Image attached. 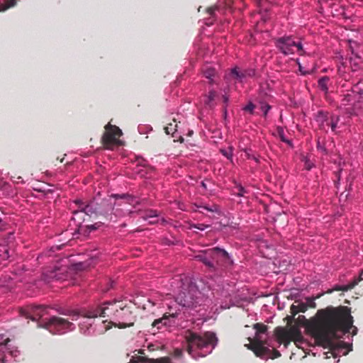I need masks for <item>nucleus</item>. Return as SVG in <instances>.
I'll use <instances>...</instances> for the list:
<instances>
[{
    "instance_id": "f257e3e1",
    "label": "nucleus",
    "mask_w": 363,
    "mask_h": 363,
    "mask_svg": "<svg viewBox=\"0 0 363 363\" xmlns=\"http://www.w3.org/2000/svg\"><path fill=\"white\" fill-rule=\"evenodd\" d=\"M318 314L322 317V321L314 332L315 337L328 345L334 357L347 354L352 345L342 340L334 342V339L342 337L350 329L353 330V335L357 334V328L352 325L353 319L349 310L346 307L328 308L319 310Z\"/></svg>"
},
{
    "instance_id": "f03ea898",
    "label": "nucleus",
    "mask_w": 363,
    "mask_h": 363,
    "mask_svg": "<svg viewBox=\"0 0 363 363\" xmlns=\"http://www.w3.org/2000/svg\"><path fill=\"white\" fill-rule=\"evenodd\" d=\"M174 279L182 282L181 288L182 290L178 294L176 297L175 301L182 307V309H178V311L185 312L189 313L187 311H195L199 313V316L204 317L206 315V306L211 302V300L205 297V296L197 289V287L191 284H189L187 288H185L184 281H188V278L183 274L176 276ZM186 315L184 316V322Z\"/></svg>"
},
{
    "instance_id": "7ed1b4c3",
    "label": "nucleus",
    "mask_w": 363,
    "mask_h": 363,
    "mask_svg": "<svg viewBox=\"0 0 363 363\" xmlns=\"http://www.w3.org/2000/svg\"><path fill=\"white\" fill-rule=\"evenodd\" d=\"M254 328L256 330L255 336L250 346L255 354L262 359L280 357V352L276 350L281 344L280 338L274 335L269 336L265 325L256 323Z\"/></svg>"
},
{
    "instance_id": "20e7f679",
    "label": "nucleus",
    "mask_w": 363,
    "mask_h": 363,
    "mask_svg": "<svg viewBox=\"0 0 363 363\" xmlns=\"http://www.w3.org/2000/svg\"><path fill=\"white\" fill-rule=\"evenodd\" d=\"M185 337L187 342V352L194 359L203 357L210 354L218 342L216 334L211 332L199 334L188 330Z\"/></svg>"
},
{
    "instance_id": "39448f33",
    "label": "nucleus",
    "mask_w": 363,
    "mask_h": 363,
    "mask_svg": "<svg viewBox=\"0 0 363 363\" xmlns=\"http://www.w3.org/2000/svg\"><path fill=\"white\" fill-rule=\"evenodd\" d=\"M111 197L118 201L113 204L111 199H104L101 203V214H107L111 212L116 217H124L133 213L135 205L139 203L136 197L130 194H112Z\"/></svg>"
},
{
    "instance_id": "423d86ee",
    "label": "nucleus",
    "mask_w": 363,
    "mask_h": 363,
    "mask_svg": "<svg viewBox=\"0 0 363 363\" xmlns=\"http://www.w3.org/2000/svg\"><path fill=\"white\" fill-rule=\"evenodd\" d=\"M123 305V302L120 301H114L113 302H106L102 306H91L89 308H82L79 312H72V320L81 315L86 318H94L98 316L107 317L109 318V323H113V317L118 308Z\"/></svg>"
},
{
    "instance_id": "0eeeda50",
    "label": "nucleus",
    "mask_w": 363,
    "mask_h": 363,
    "mask_svg": "<svg viewBox=\"0 0 363 363\" xmlns=\"http://www.w3.org/2000/svg\"><path fill=\"white\" fill-rule=\"evenodd\" d=\"M72 210V220L77 227L80 228L85 220V216H91L93 213H100L101 206L97 207L94 201L85 203L81 199L74 200L70 205Z\"/></svg>"
},
{
    "instance_id": "6e6552de",
    "label": "nucleus",
    "mask_w": 363,
    "mask_h": 363,
    "mask_svg": "<svg viewBox=\"0 0 363 363\" xmlns=\"http://www.w3.org/2000/svg\"><path fill=\"white\" fill-rule=\"evenodd\" d=\"M185 312L175 311L174 313H169V315H164L162 318L155 320L152 323V327L157 330L169 328L172 327L186 328L187 324L184 320Z\"/></svg>"
},
{
    "instance_id": "1a4fd4ad",
    "label": "nucleus",
    "mask_w": 363,
    "mask_h": 363,
    "mask_svg": "<svg viewBox=\"0 0 363 363\" xmlns=\"http://www.w3.org/2000/svg\"><path fill=\"white\" fill-rule=\"evenodd\" d=\"M275 46L284 55H289L298 52L300 55H305L302 43L296 42L291 36H283L276 39Z\"/></svg>"
},
{
    "instance_id": "9d476101",
    "label": "nucleus",
    "mask_w": 363,
    "mask_h": 363,
    "mask_svg": "<svg viewBox=\"0 0 363 363\" xmlns=\"http://www.w3.org/2000/svg\"><path fill=\"white\" fill-rule=\"evenodd\" d=\"M41 326L52 334H64L72 331L75 328L72 323L57 316H52L47 320H43Z\"/></svg>"
},
{
    "instance_id": "9b49d317",
    "label": "nucleus",
    "mask_w": 363,
    "mask_h": 363,
    "mask_svg": "<svg viewBox=\"0 0 363 363\" xmlns=\"http://www.w3.org/2000/svg\"><path fill=\"white\" fill-rule=\"evenodd\" d=\"M105 128L106 132L102 137V141L106 149L113 150L123 145V142L119 139L122 135V131L118 127L108 123Z\"/></svg>"
},
{
    "instance_id": "f8f14e48",
    "label": "nucleus",
    "mask_w": 363,
    "mask_h": 363,
    "mask_svg": "<svg viewBox=\"0 0 363 363\" xmlns=\"http://www.w3.org/2000/svg\"><path fill=\"white\" fill-rule=\"evenodd\" d=\"M71 274V272H68L65 267H48L43 272L42 279L47 283L54 280L65 281H69Z\"/></svg>"
},
{
    "instance_id": "ddd939ff",
    "label": "nucleus",
    "mask_w": 363,
    "mask_h": 363,
    "mask_svg": "<svg viewBox=\"0 0 363 363\" xmlns=\"http://www.w3.org/2000/svg\"><path fill=\"white\" fill-rule=\"evenodd\" d=\"M134 321L135 318L133 315L132 312L129 308L123 304L121 305L118 312H116L115 316L113 317V321L112 324L115 326L123 328L133 325Z\"/></svg>"
},
{
    "instance_id": "4468645a",
    "label": "nucleus",
    "mask_w": 363,
    "mask_h": 363,
    "mask_svg": "<svg viewBox=\"0 0 363 363\" xmlns=\"http://www.w3.org/2000/svg\"><path fill=\"white\" fill-rule=\"evenodd\" d=\"M315 121L320 129L326 130L327 128L330 127L332 131L335 132L340 118L335 115H331L329 117L328 112L320 110L316 113Z\"/></svg>"
},
{
    "instance_id": "2eb2a0df",
    "label": "nucleus",
    "mask_w": 363,
    "mask_h": 363,
    "mask_svg": "<svg viewBox=\"0 0 363 363\" xmlns=\"http://www.w3.org/2000/svg\"><path fill=\"white\" fill-rule=\"evenodd\" d=\"M218 253L221 254L224 257H228V253L225 250L214 247L199 252L198 255H195L194 258L203 262L208 267H213V260L216 259V255Z\"/></svg>"
},
{
    "instance_id": "dca6fc26",
    "label": "nucleus",
    "mask_w": 363,
    "mask_h": 363,
    "mask_svg": "<svg viewBox=\"0 0 363 363\" xmlns=\"http://www.w3.org/2000/svg\"><path fill=\"white\" fill-rule=\"evenodd\" d=\"M48 306H28L20 309V315L26 318L35 320L42 318L47 313Z\"/></svg>"
},
{
    "instance_id": "f3484780",
    "label": "nucleus",
    "mask_w": 363,
    "mask_h": 363,
    "mask_svg": "<svg viewBox=\"0 0 363 363\" xmlns=\"http://www.w3.org/2000/svg\"><path fill=\"white\" fill-rule=\"evenodd\" d=\"M356 93L359 95L358 99L363 100V82H359L354 85L352 89V94H348L344 96L342 100V106H347L354 100V94ZM359 101H358V103Z\"/></svg>"
},
{
    "instance_id": "a211bd4d",
    "label": "nucleus",
    "mask_w": 363,
    "mask_h": 363,
    "mask_svg": "<svg viewBox=\"0 0 363 363\" xmlns=\"http://www.w3.org/2000/svg\"><path fill=\"white\" fill-rule=\"evenodd\" d=\"M128 363H172L169 357H162L158 359H150L144 357L134 355L132 356Z\"/></svg>"
},
{
    "instance_id": "6ab92c4d",
    "label": "nucleus",
    "mask_w": 363,
    "mask_h": 363,
    "mask_svg": "<svg viewBox=\"0 0 363 363\" xmlns=\"http://www.w3.org/2000/svg\"><path fill=\"white\" fill-rule=\"evenodd\" d=\"M230 74L238 81L242 82V79L245 77L254 76L255 72L253 69L239 71L237 67H234L231 69Z\"/></svg>"
},
{
    "instance_id": "aec40b11",
    "label": "nucleus",
    "mask_w": 363,
    "mask_h": 363,
    "mask_svg": "<svg viewBox=\"0 0 363 363\" xmlns=\"http://www.w3.org/2000/svg\"><path fill=\"white\" fill-rule=\"evenodd\" d=\"M0 351H3L4 354H0V363H5L7 354L16 357L20 352L16 348L9 349L6 345H0Z\"/></svg>"
},
{
    "instance_id": "412c9836",
    "label": "nucleus",
    "mask_w": 363,
    "mask_h": 363,
    "mask_svg": "<svg viewBox=\"0 0 363 363\" xmlns=\"http://www.w3.org/2000/svg\"><path fill=\"white\" fill-rule=\"evenodd\" d=\"M163 299V296L159 293H155L147 300V303L143 305V309H147L150 306H160Z\"/></svg>"
},
{
    "instance_id": "4be33fe9",
    "label": "nucleus",
    "mask_w": 363,
    "mask_h": 363,
    "mask_svg": "<svg viewBox=\"0 0 363 363\" xmlns=\"http://www.w3.org/2000/svg\"><path fill=\"white\" fill-rule=\"evenodd\" d=\"M361 275L358 278H355L352 282L345 285H335L332 290H330L328 292L331 293L333 291H347L353 289L356 285L359 284L360 281H362Z\"/></svg>"
},
{
    "instance_id": "5701e85b",
    "label": "nucleus",
    "mask_w": 363,
    "mask_h": 363,
    "mask_svg": "<svg viewBox=\"0 0 363 363\" xmlns=\"http://www.w3.org/2000/svg\"><path fill=\"white\" fill-rule=\"evenodd\" d=\"M203 72L205 77L209 79V83L213 84V77L216 75L215 68L211 66H206V67L203 68Z\"/></svg>"
},
{
    "instance_id": "b1692460",
    "label": "nucleus",
    "mask_w": 363,
    "mask_h": 363,
    "mask_svg": "<svg viewBox=\"0 0 363 363\" xmlns=\"http://www.w3.org/2000/svg\"><path fill=\"white\" fill-rule=\"evenodd\" d=\"M17 0H4L0 2V12L5 11L16 5Z\"/></svg>"
},
{
    "instance_id": "393cba45",
    "label": "nucleus",
    "mask_w": 363,
    "mask_h": 363,
    "mask_svg": "<svg viewBox=\"0 0 363 363\" xmlns=\"http://www.w3.org/2000/svg\"><path fill=\"white\" fill-rule=\"evenodd\" d=\"M220 152L224 157H225L228 160H229L231 163H233V146H229L227 149L221 148V149H220Z\"/></svg>"
},
{
    "instance_id": "a878e982",
    "label": "nucleus",
    "mask_w": 363,
    "mask_h": 363,
    "mask_svg": "<svg viewBox=\"0 0 363 363\" xmlns=\"http://www.w3.org/2000/svg\"><path fill=\"white\" fill-rule=\"evenodd\" d=\"M186 224H187L186 228L189 230H191L193 228H196L201 231L207 229L208 228H209L211 226L210 225L203 224V223L194 224L189 221L186 222Z\"/></svg>"
},
{
    "instance_id": "bb28decb",
    "label": "nucleus",
    "mask_w": 363,
    "mask_h": 363,
    "mask_svg": "<svg viewBox=\"0 0 363 363\" xmlns=\"http://www.w3.org/2000/svg\"><path fill=\"white\" fill-rule=\"evenodd\" d=\"M196 206L198 208H203L208 211H210V212H214V213H217L218 214L220 213V207L219 206L216 205V204H212L211 206H204V205H196Z\"/></svg>"
},
{
    "instance_id": "cd10ccee",
    "label": "nucleus",
    "mask_w": 363,
    "mask_h": 363,
    "mask_svg": "<svg viewBox=\"0 0 363 363\" xmlns=\"http://www.w3.org/2000/svg\"><path fill=\"white\" fill-rule=\"evenodd\" d=\"M1 190L3 191V195L6 196H13L16 194L12 189L11 186L7 183H4L1 187Z\"/></svg>"
},
{
    "instance_id": "c85d7f7f",
    "label": "nucleus",
    "mask_w": 363,
    "mask_h": 363,
    "mask_svg": "<svg viewBox=\"0 0 363 363\" xmlns=\"http://www.w3.org/2000/svg\"><path fill=\"white\" fill-rule=\"evenodd\" d=\"M79 328H80V330L82 333H84V335H91L94 331L91 328V323H89L88 325H86V323L84 322V323H82L80 324L79 325Z\"/></svg>"
},
{
    "instance_id": "c756f323",
    "label": "nucleus",
    "mask_w": 363,
    "mask_h": 363,
    "mask_svg": "<svg viewBox=\"0 0 363 363\" xmlns=\"http://www.w3.org/2000/svg\"><path fill=\"white\" fill-rule=\"evenodd\" d=\"M277 135L279 137L280 140L284 142V143H286L289 145H291V143L290 140H289L286 136H285V132H284V129L281 127V126H278L277 128Z\"/></svg>"
},
{
    "instance_id": "7c9ffc66",
    "label": "nucleus",
    "mask_w": 363,
    "mask_h": 363,
    "mask_svg": "<svg viewBox=\"0 0 363 363\" xmlns=\"http://www.w3.org/2000/svg\"><path fill=\"white\" fill-rule=\"evenodd\" d=\"M328 80H329L328 77H323L320 78L318 82V86L321 89V90L325 91V93H327L328 91V88L327 86V83H328Z\"/></svg>"
},
{
    "instance_id": "2f4dec72",
    "label": "nucleus",
    "mask_w": 363,
    "mask_h": 363,
    "mask_svg": "<svg viewBox=\"0 0 363 363\" xmlns=\"http://www.w3.org/2000/svg\"><path fill=\"white\" fill-rule=\"evenodd\" d=\"M216 96V92L214 90H211L208 91L206 95V100L205 101V104L209 106H212V102L215 99Z\"/></svg>"
},
{
    "instance_id": "473e14b6",
    "label": "nucleus",
    "mask_w": 363,
    "mask_h": 363,
    "mask_svg": "<svg viewBox=\"0 0 363 363\" xmlns=\"http://www.w3.org/2000/svg\"><path fill=\"white\" fill-rule=\"evenodd\" d=\"M177 126H178V125L177 123L176 124H172V123L168 124L167 126H166L164 128L165 133L168 135L172 134V136H174V133L177 130Z\"/></svg>"
},
{
    "instance_id": "72a5a7b5",
    "label": "nucleus",
    "mask_w": 363,
    "mask_h": 363,
    "mask_svg": "<svg viewBox=\"0 0 363 363\" xmlns=\"http://www.w3.org/2000/svg\"><path fill=\"white\" fill-rule=\"evenodd\" d=\"M259 104H260V109L263 112L264 116L266 117L268 112L271 110L272 107L270 105H269L268 104H267L264 101H260Z\"/></svg>"
},
{
    "instance_id": "f704fd0d",
    "label": "nucleus",
    "mask_w": 363,
    "mask_h": 363,
    "mask_svg": "<svg viewBox=\"0 0 363 363\" xmlns=\"http://www.w3.org/2000/svg\"><path fill=\"white\" fill-rule=\"evenodd\" d=\"M0 257L1 259L6 260L9 258V252L6 246L0 245Z\"/></svg>"
},
{
    "instance_id": "c9c22d12",
    "label": "nucleus",
    "mask_w": 363,
    "mask_h": 363,
    "mask_svg": "<svg viewBox=\"0 0 363 363\" xmlns=\"http://www.w3.org/2000/svg\"><path fill=\"white\" fill-rule=\"evenodd\" d=\"M243 151L245 152L246 157L249 160H253L256 163H259V160L257 157L252 155L250 153V150L243 149Z\"/></svg>"
},
{
    "instance_id": "e433bc0d",
    "label": "nucleus",
    "mask_w": 363,
    "mask_h": 363,
    "mask_svg": "<svg viewBox=\"0 0 363 363\" xmlns=\"http://www.w3.org/2000/svg\"><path fill=\"white\" fill-rule=\"evenodd\" d=\"M158 216L157 213V211L155 210H150L146 212V214L145 216H143L144 219L147 220L149 218H155Z\"/></svg>"
},
{
    "instance_id": "4c0bfd02",
    "label": "nucleus",
    "mask_w": 363,
    "mask_h": 363,
    "mask_svg": "<svg viewBox=\"0 0 363 363\" xmlns=\"http://www.w3.org/2000/svg\"><path fill=\"white\" fill-rule=\"evenodd\" d=\"M302 160L304 162L305 169H306L307 170H310L312 169V167H313V164L307 157H303Z\"/></svg>"
},
{
    "instance_id": "58836bf2",
    "label": "nucleus",
    "mask_w": 363,
    "mask_h": 363,
    "mask_svg": "<svg viewBox=\"0 0 363 363\" xmlns=\"http://www.w3.org/2000/svg\"><path fill=\"white\" fill-rule=\"evenodd\" d=\"M235 188H237L238 190V191L236 193L238 196H244L245 194L247 193L245 189L241 184H237Z\"/></svg>"
},
{
    "instance_id": "ea45409f",
    "label": "nucleus",
    "mask_w": 363,
    "mask_h": 363,
    "mask_svg": "<svg viewBox=\"0 0 363 363\" xmlns=\"http://www.w3.org/2000/svg\"><path fill=\"white\" fill-rule=\"evenodd\" d=\"M104 225L103 223L101 222H97V223H95L94 224H92V225H86V228L89 230V231H92V230H95L96 229H99L101 226H102Z\"/></svg>"
},
{
    "instance_id": "a19ab883",
    "label": "nucleus",
    "mask_w": 363,
    "mask_h": 363,
    "mask_svg": "<svg viewBox=\"0 0 363 363\" xmlns=\"http://www.w3.org/2000/svg\"><path fill=\"white\" fill-rule=\"evenodd\" d=\"M255 105L252 102H249L244 108L243 110L250 112L251 114L253 113L255 109Z\"/></svg>"
},
{
    "instance_id": "79ce46f5",
    "label": "nucleus",
    "mask_w": 363,
    "mask_h": 363,
    "mask_svg": "<svg viewBox=\"0 0 363 363\" xmlns=\"http://www.w3.org/2000/svg\"><path fill=\"white\" fill-rule=\"evenodd\" d=\"M306 303L308 305V308H315L316 304L315 303V298H306Z\"/></svg>"
},
{
    "instance_id": "37998d69",
    "label": "nucleus",
    "mask_w": 363,
    "mask_h": 363,
    "mask_svg": "<svg viewBox=\"0 0 363 363\" xmlns=\"http://www.w3.org/2000/svg\"><path fill=\"white\" fill-rule=\"evenodd\" d=\"M150 130H151V128L149 126H142V125L138 126V131L140 134H145Z\"/></svg>"
},
{
    "instance_id": "c03bdc74",
    "label": "nucleus",
    "mask_w": 363,
    "mask_h": 363,
    "mask_svg": "<svg viewBox=\"0 0 363 363\" xmlns=\"http://www.w3.org/2000/svg\"><path fill=\"white\" fill-rule=\"evenodd\" d=\"M299 312L304 313L308 309V305L306 303H299L298 305Z\"/></svg>"
},
{
    "instance_id": "a18cd8bd",
    "label": "nucleus",
    "mask_w": 363,
    "mask_h": 363,
    "mask_svg": "<svg viewBox=\"0 0 363 363\" xmlns=\"http://www.w3.org/2000/svg\"><path fill=\"white\" fill-rule=\"evenodd\" d=\"M299 312V310L298 308V306L296 305L293 304L291 306V313H292V317H294L296 314H297Z\"/></svg>"
},
{
    "instance_id": "49530a36",
    "label": "nucleus",
    "mask_w": 363,
    "mask_h": 363,
    "mask_svg": "<svg viewBox=\"0 0 363 363\" xmlns=\"http://www.w3.org/2000/svg\"><path fill=\"white\" fill-rule=\"evenodd\" d=\"M174 203L179 209H180L182 211H186L184 203H182L181 201H175Z\"/></svg>"
},
{
    "instance_id": "de8ad7c7",
    "label": "nucleus",
    "mask_w": 363,
    "mask_h": 363,
    "mask_svg": "<svg viewBox=\"0 0 363 363\" xmlns=\"http://www.w3.org/2000/svg\"><path fill=\"white\" fill-rule=\"evenodd\" d=\"M218 6H215V7H211V8H208V13L211 15V16H213L214 15V12L218 10Z\"/></svg>"
},
{
    "instance_id": "09e8293b",
    "label": "nucleus",
    "mask_w": 363,
    "mask_h": 363,
    "mask_svg": "<svg viewBox=\"0 0 363 363\" xmlns=\"http://www.w3.org/2000/svg\"><path fill=\"white\" fill-rule=\"evenodd\" d=\"M296 62L297 64L298 65V68H299V71L303 74H306L307 73H308V72H306V71H303V67L301 65L300 62H299V60L297 59L296 60Z\"/></svg>"
},
{
    "instance_id": "8fccbe9b",
    "label": "nucleus",
    "mask_w": 363,
    "mask_h": 363,
    "mask_svg": "<svg viewBox=\"0 0 363 363\" xmlns=\"http://www.w3.org/2000/svg\"><path fill=\"white\" fill-rule=\"evenodd\" d=\"M84 264L82 262L77 263L74 265V269H80L84 267Z\"/></svg>"
},
{
    "instance_id": "3c124183",
    "label": "nucleus",
    "mask_w": 363,
    "mask_h": 363,
    "mask_svg": "<svg viewBox=\"0 0 363 363\" xmlns=\"http://www.w3.org/2000/svg\"><path fill=\"white\" fill-rule=\"evenodd\" d=\"M201 186L205 189V190H207V186H206V184L204 182H201Z\"/></svg>"
},
{
    "instance_id": "603ef678",
    "label": "nucleus",
    "mask_w": 363,
    "mask_h": 363,
    "mask_svg": "<svg viewBox=\"0 0 363 363\" xmlns=\"http://www.w3.org/2000/svg\"><path fill=\"white\" fill-rule=\"evenodd\" d=\"M145 163H146V161L143 159H142V161L141 162H139V164H141V165H145Z\"/></svg>"
},
{
    "instance_id": "864d4df0",
    "label": "nucleus",
    "mask_w": 363,
    "mask_h": 363,
    "mask_svg": "<svg viewBox=\"0 0 363 363\" xmlns=\"http://www.w3.org/2000/svg\"><path fill=\"white\" fill-rule=\"evenodd\" d=\"M223 101H224V102H225V103H227V102H228V97H227L226 96H223Z\"/></svg>"
},
{
    "instance_id": "5fc2aeb1",
    "label": "nucleus",
    "mask_w": 363,
    "mask_h": 363,
    "mask_svg": "<svg viewBox=\"0 0 363 363\" xmlns=\"http://www.w3.org/2000/svg\"><path fill=\"white\" fill-rule=\"evenodd\" d=\"M298 318H299L300 320H306V318H305V316H304V315H299V316H298Z\"/></svg>"
},
{
    "instance_id": "6e6d98bb",
    "label": "nucleus",
    "mask_w": 363,
    "mask_h": 363,
    "mask_svg": "<svg viewBox=\"0 0 363 363\" xmlns=\"http://www.w3.org/2000/svg\"><path fill=\"white\" fill-rule=\"evenodd\" d=\"M69 284H72V285H74V284H75V282H74V281H70L69 282L68 285H69Z\"/></svg>"
},
{
    "instance_id": "4d7b16f0",
    "label": "nucleus",
    "mask_w": 363,
    "mask_h": 363,
    "mask_svg": "<svg viewBox=\"0 0 363 363\" xmlns=\"http://www.w3.org/2000/svg\"><path fill=\"white\" fill-rule=\"evenodd\" d=\"M41 259H43V256H42V255H41V256H39V257H38V260L39 262H40V260Z\"/></svg>"
},
{
    "instance_id": "13d9d810",
    "label": "nucleus",
    "mask_w": 363,
    "mask_h": 363,
    "mask_svg": "<svg viewBox=\"0 0 363 363\" xmlns=\"http://www.w3.org/2000/svg\"><path fill=\"white\" fill-rule=\"evenodd\" d=\"M169 311H170V313H172V312H171V311H172V308H169ZM167 314H168V312H166V313H165L164 315H167Z\"/></svg>"
},
{
    "instance_id": "bf43d9fd",
    "label": "nucleus",
    "mask_w": 363,
    "mask_h": 363,
    "mask_svg": "<svg viewBox=\"0 0 363 363\" xmlns=\"http://www.w3.org/2000/svg\"><path fill=\"white\" fill-rule=\"evenodd\" d=\"M255 1L258 3L259 5L260 4V3H261L260 0H255Z\"/></svg>"
},
{
    "instance_id": "052dcab7",
    "label": "nucleus",
    "mask_w": 363,
    "mask_h": 363,
    "mask_svg": "<svg viewBox=\"0 0 363 363\" xmlns=\"http://www.w3.org/2000/svg\"><path fill=\"white\" fill-rule=\"evenodd\" d=\"M354 107L356 108L357 106V104H354Z\"/></svg>"
}]
</instances>
